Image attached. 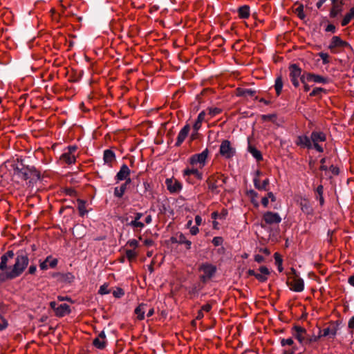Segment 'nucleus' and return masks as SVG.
I'll list each match as a JSON object with an SVG mask.
<instances>
[{"mask_svg":"<svg viewBox=\"0 0 354 354\" xmlns=\"http://www.w3.org/2000/svg\"><path fill=\"white\" fill-rule=\"evenodd\" d=\"M29 263L28 254L24 252L17 254L15 261L12 268L10 269L9 274L7 275L11 279L20 276L25 270Z\"/></svg>","mask_w":354,"mask_h":354,"instance_id":"1","label":"nucleus"},{"mask_svg":"<svg viewBox=\"0 0 354 354\" xmlns=\"http://www.w3.org/2000/svg\"><path fill=\"white\" fill-rule=\"evenodd\" d=\"M227 177L220 173H216L209 176L206 180L208 189L210 192L218 194L220 189L223 188Z\"/></svg>","mask_w":354,"mask_h":354,"instance_id":"2","label":"nucleus"},{"mask_svg":"<svg viewBox=\"0 0 354 354\" xmlns=\"http://www.w3.org/2000/svg\"><path fill=\"white\" fill-rule=\"evenodd\" d=\"M339 326L338 322H330L323 329H319L318 335L314 337L313 341L316 342L321 337L334 339L339 330Z\"/></svg>","mask_w":354,"mask_h":354,"instance_id":"3","label":"nucleus"},{"mask_svg":"<svg viewBox=\"0 0 354 354\" xmlns=\"http://www.w3.org/2000/svg\"><path fill=\"white\" fill-rule=\"evenodd\" d=\"M14 256L15 254L12 250L8 251L1 256L0 262V282L11 279L10 277L7 276L9 274L10 269L12 268V266H8V263L9 259H13Z\"/></svg>","mask_w":354,"mask_h":354,"instance_id":"4","label":"nucleus"},{"mask_svg":"<svg viewBox=\"0 0 354 354\" xmlns=\"http://www.w3.org/2000/svg\"><path fill=\"white\" fill-rule=\"evenodd\" d=\"M287 285L290 290L301 292L304 290V280L299 277L297 271L294 268H291V272L287 281Z\"/></svg>","mask_w":354,"mask_h":354,"instance_id":"5","label":"nucleus"},{"mask_svg":"<svg viewBox=\"0 0 354 354\" xmlns=\"http://www.w3.org/2000/svg\"><path fill=\"white\" fill-rule=\"evenodd\" d=\"M198 270L201 272L200 279L203 283L209 281L216 272V267L210 263H203L200 265Z\"/></svg>","mask_w":354,"mask_h":354,"instance_id":"6","label":"nucleus"},{"mask_svg":"<svg viewBox=\"0 0 354 354\" xmlns=\"http://www.w3.org/2000/svg\"><path fill=\"white\" fill-rule=\"evenodd\" d=\"M208 156L209 150L206 148L201 153L191 156L188 161L190 166H196L200 169H203L206 165Z\"/></svg>","mask_w":354,"mask_h":354,"instance_id":"7","label":"nucleus"},{"mask_svg":"<svg viewBox=\"0 0 354 354\" xmlns=\"http://www.w3.org/2000/svg\"><path fill=\"white\" fill-rule=\"evenodd\" d=\"M219 153L223 158L230 159L235 155L236 149L229 140H224L220 145Z\"/></svg>","mask_w":354,"mask_h":354,"instance_id":"8","label":"nucleus"},{"mask_svg":"<svg viewBox=\"0 0 354 354\" xmlns=\"http://www.w3.org/2000/svg\"><path fill=\"white\" fill-rule=\"evenodd\" d=\"M326 136L325 133L320 131H313L310 135V140L313 144V147H314L317 151L323 152L324 149L319 145V142H323L326 141Z\"/></svg>","mask_w":354,"mask_h":354,"instance_id":"9","label":"nucleus"},{"mask_svg":"<svg viewBox=\"0 0 354 354\" xmlns=\"http://www.w3.org/2000/svg\"><path fill=\"white\" fill-rule=\"evenodd\" d=\"M50 306L58 317H64L71 313L70 306L66 304H57L55 301H51Z\"/></svg>","mask_w":354,"mask_h":354,"instance_id":"10","label":"nucleus"},{"mask_svg":"<svg viewBox=\"0 0 354 354\" xmlns=\"http://www.w3.org/2000/svg\"><path fill=\"white\" fill-rule=\"evenodd\" d=\"M263 221L267 225H271L280 223L281 218L278 213L268 211L263 214Z\"/></svg>","mask_w":354,"mask_h":354,"instance_id":"11","label":"nucleus"},{"mask_svg":"<svg viewBox=\"0 0 354 354\" xmlns=\"http://www.w3.org/2000/svg\"><path fill=\"white\" fill-rule=\"evenodd\" d=\"M130 173L131 171L128 166L125 164H123L121 166L120 171L117 173L115 176V180L118 182L121 180H126L125 183L130 184L131 182V178L129 177Z\"/></svg>","mask_w":354,"mask_h":354,"instance_id":"12","label":"nucleus"},{"mask_svg":"<svg viewBox=\"0 0 354 354\" xmlns=\"http://www.w3.org/2000/svg\"><path fill=\"white\" fill-rule=\"evenodd\" d=\"M165 185L168 191L171 194L179 192L183 187L182 184L175 178H167Z\"/></svg>","mask_w":354,"mask_h":354,"instance_id":"13","label":"nucleus"},{"mask_svg":"<svg viewBox=\"0 0 354 354\" xmlns=\"http://www.w3.org/2000/svg\"><path fill=\"white\" fill-rule=\"evenodd\" d=\"M302 212L307 215H311L313 213V208L308 199L304 197H299L297 200Z\"/></svg>","mask_w":354,"mask_h":354,"instance_id":"14","label":"nucleus"},{"mask_svg":"<svg viewBox=\"0 0 354 354\" xmlns=\"http://www.w3.org/2000/svg\"><path fill=\"white\" fill-rule=\"evenodd\" d=\"M199 169H201L196 166L187 167L183 171V176L184 178L194 176L198 180H202L203 173Z\"/></svg>","mask_w":354,"mask_h":354,"instance_id":"15","label":"nucleus"},{"mask_svg":"<svg viewBox=\"0 0 354 354\" xmlns=\"http://www.w3.org/2000/svg\"><path fill=\"white\" fill-rule=\"evenodd\" d=\"M290 80L294 86L298 87L299 86V77L301 76V70L296 64H292L290 66Z\"/></svg>","mask_w":354,"mask_h":354,"instance_id":"16","label":"nucleus"},{"mask_svg":"<svg viewBox=\"0 0 354 354\" xmlns=\"http://www.w3.org/2000/svg\"><path fill=\"white\" fill-rule=\"evenodd\" d=\"M348 43H347L345 41H343L338 36H333L331 39L330 43L328 46V48L333 51V50L335 48H346L349 47Z\"/></svg>","mask_w":354,"mask_h":354,"instance_id":"17","label":"nucleus"},{"mask_svg":"<svg viewBox=\"0 0 354 354\" xmlns=\"http://www.w3.org/2000/svg\"><path fill=\"white\" fill-rule=\"evenodd\" d=\"M261 174V172L259 170H257L256 171V176L253 179L254 185L256 189L259 190H268V187L270 183V180L268 178H266L263 180L262 183L260 182V180L259 178V176Z\"/></svg>","mask_w":354,"mask_h":354,"instance_id":"18","label":"nucleus"},{"mask_svg":"<svg viewBox=\"0 0 354 354\" xmlns=\"http://www.w3.org/2000/svg\"><path fill=\"white\" fill-rule=\"evenodd\" d=\"M295 144L301 148H307L310 149L313 148V144L310 138L307 136H299L297 138Z\"/></svg>","mask_w":354,"mask_h":354,"instance_id":"19","label":"nucleus"},{"mask_svg":"<svg viewBox=\"0 0 354 354\" xmlns=\"http://www.w3.org/2000/svg\"><path fill=\"white\" fill-rule=\"evenodd\" d=\"M236 92L238 96L257 100V96L256 95V91L252 90L251 88H238Z\"/></svg>","mask_w":354,"mask_h":354,"instance_id":"20","label":"nucleus"},{"mask_svg":"<svg viewBox=\"0 0 354 354\" xmlns=\"http://www.w3.org/2000/svg\"><path fill=\"white\" fill-rule=\"evenodd\" d=\"M93 346L99 349H103L106 347V335L104 331H101L98 336L93 341Z\"/></svg>","mask_w":354,"mask_h":354,"instance_id":"21","label":"nucleus"},{"mask_svg":"<svg viewBox=\"0 0 354 354\" xmlns=\"http://www.w3.org/2000/svg\"><path fill=\"white\" fill-rule=\"evenodd\" d=\"M58 261L57 259L53 258L51 256H48L46 257L45 261L41 262L39 264V267L41 270H46L50 268H54L57 265Z\"/></svg>","mask_w":354,"mask_h":354,"instance_id":"22","label":"nucleus"},{"mask_svg":"<svg viewBox=\"0 0 354 354\" xmlns=\"http://www.w3.org/2000/svg\"><path fill=\"white\" fill-rule=\"evenodd\" d=\"M190 130V127L189 124H186L184 127L180 131L178 136L177 140L176 142V146L179 147L187 138Z\"/></svg>","mask_w":354,"mask_h":354,"instance_id":"23","label":"nucleus"},{"mask_svg":"<svg viewBox=\"0 0 354 354\" xmlns=\"http://www.w3.org/2000/svg\"><path fill=\"white\" fill-rule=\"evenodd\" d=\"M306 81L314 82L315 83L326 84L328 79L319 75L314 73H308L306 76Z\"/></svg>","mask_w":354,"mask_h":354,"instance_id":"24","label":"nucleus"},{"mask_svg":"<svg viewBox=\"0 0 354 354\" xmlns=\"http://www.w3.org/2000/svg\"><path fill=\"white\" fill-rule=\"evenodd\" d=\"M103 160L109 167H112L115 160V155L111 149H106L104 151Z\"/></svg>","mask_w":354,"mask_h":354,"instance_id":"25","label":"nucleus"},{"mask_svg":"<svg viewBox=\"0 0 354 354\" xmlns=\"http://www.w3.org/2000/svg\"><path fill=\"white\" fill-rule=\"evenodd\" d=\"M147 305L145 304H140L136 309L135 314L138 319L142 320L145 318V314L147 310Z\"/></svg>","mask_w":354,"mask_h":354,"instance_id":"26","label":"nucleus"},{"mask_svg":"<svg viewBox=\"0 0 354 354\" xmlns=\"http://www.w3.org/2000/svg\"><path fill=\"white\" fill-rule=\"evenodd\" d=\"M295 337L300 342L303 343L305 339L304 335L306 334V330L301 326H295Z\"/></svg>","mask_w":354,"mask_h":354,"instance_id":"27","label":"nucleus"},{"mask_svg":"<svg viewBox=\"0 0 354 354\" xmlns=\"http://www.w3.org/2000/svg\"><path fill=\"white\" fill-rule=\"evenodd\" d=\"M16 173L22 180H28L30 177V169L28 167L17 168Z\"/></svg>","mask_w":354,"mask_h":354,"instance_id":"28","label":"nucleus"},{"mask_svg":"<svg viewBox=\"0 0 354 354\" xmlns=\"http://www.w3.org/2000/svg\"><path fill=\"white\" fill-rule=\"evenodd\" d=\"M238 15L241 19H248L250 17V7L247 5L242 6L238 9Z\"/></svg>","mask_w":354,"mask_h":354,"instance_id":"29","label":"nucleus"},{"mask_svg":"<svg viewBox=\"0 0 354 354\" xmlns=\"http://www.w3.org/2000/svg\"><path fill=\"white\" fill-rule=\"evenodd\" d=\"M205 112L204 111H201L197 118L196 121L193 125V128L196 132H197L201 127L202 122L205 120Z\"/></svg>","mask_w":354,"mask_h":354,"instance_id":"30","label":"nucleus"},{"mask_svg":"<svg viewBox=\"0 0 354 354\" xmlns=\"http://www.w3.org/2000/svg\"><path fill=\"white\" fill-rule=\"evenodd\" d=\"M60 160L68 165H71L75 162L76 157L75 154L66 152L61 156Z\"/></svg>","mask_w":354,"mask_h":354,"instance_id":"31","label":"nucleus"},{"mask_svg":"<svg viewBox=\"0 0 354 354\" xmlns=\"http://www.w3.org/2000/svg\"><path fill=\"white\" fill-rule=\"evenodd\" d=\"M129 183H123L120 187H116L114 188V196L118 198H121L124 195L127 185Z\"/></svg>","mask_w":354,"mask_h":354,"instance_id":"32","label":"nucleus"},{"mask_svg":"<svg viewBox=\"0 0 354 354\" xmlns=\"http://www.w3.org/2000/svg\"><path fill=\"white\" fill-rule=\"evenodd\" d=\"M248 151L257 160L260 161L263 159L262 154L259 150L252 145L248 146Z\"/></svg>","mask_w":354,"mask_h":354,"instance_id":"33","label":"nucleus"},{"mask_svg":"<svg viewBox=\"0 0 354 354\" xmlns=\"http://www.w3.org/2000/svg\"><path fill=\"white\" fill-rule=\"evenodd\" d=\"M128 225L133 228L134 232H140L145 227V224L140 221H131Z\"/></svg>","mask_w":354,"mask_h":354,"instance_id":"34","label":"nucleus"},{"mask_svg":"<svg viewBox=\"0 0 354 354\" xmlns=\"http://www.w3.org/2000/svg\"><path fill=\"white\" fill-rule=\"evenodd\" d=\"M283 86V82L282 80V77L281 76L277 77L275 80L274 86L277 96H279L281 93Z\"/></svg>","mask_w":354,"mask_h":354,"instance_id":"35","label":"nucleus"},{"mask_svg":"<svg viewBox=\"0 0 354 354\" xmlns=\"http://www.w3.org/2000/svg\"><path fill=\"white\" fill-rule=\"evenodd\" d=\"M315 192H316V198L317 200H319L320 205H323L324 204V196H323V194H324V187H323V185H319L317 187V189L315 190Z\"/></svg>","mask_w":354,"mask_h":354,"instance_id":"36","label":"nucleus"},{"mask_svg":"<svg viewBox=\"0 0 354 354\" xmlns=\"http://www.w3.org/2000/svg\"><path fill=\"white\" fill-rule=\"evenodd\" d=\"M138 253L135 251V250H126V257L127 258L129 262L134 261Z\"/></svg>","mask_w":354,"mask_h":354,"instance_id":"37","label":"nucleus"},{"mask_svg":"<svg viewBox=\"0 0 354 354\" xmlns=\"http://www.w3.org/2000/svg\"><path fill=\"white\" fill-rule=\"evenodd\" d=\"M77 203H78L77 207H78L80 215L81 216H84L85 215V214L87 213V211L86 209V203L82 200H78Z\"/></svg>","mask_w":354,"mask_h":354,"instance_id":"38","label":"nucleus"},{"mask_svg":"<svg viewBox=\"0 0 354 354\" xmlns=\"http://www.w3.org/2000/svg\"><path fill=\"white\" fill-rule=\"evenodd\" d=\"M325 92V89L321 87H316L310 93V97H321L322 93Z\"/></svg>","mask_w":354,"mask_h":354,"instance_id":"39","label":"nucleus"},{"mask_svg":"<svg viewBox=\"0 0 354 354\" xmlns=\"http://www.w3.org/2000/svg\"><path fill=\"white\" fill-rule=\"evenodd\" d=\"M342 4H333V6L330 10V16L335 17L341 11Z\"/></svg>","mask_w":354,"mask_h":354,"instance_id":"40","label":"nucleus"},{"mask_svg":"<svg viewBox=\"0 0 354 354\" xmlns=\"http://www.w3.org/2000/svg\"><path fill=\"white\" fill-rule=\"evenodd\" d=\"M354 17L351 15V10L349 11L348 13H347L344 19H342V22H341V25L342 26H346V25H348L351 20Z\"/></svg>","mask_w":354,"mask_h":354,"instance_id":"41","label":"nucleus"},{"mask_svg":"<svg viewBox=\"0 0 354 354\" xmlns=\"http://www.w3.org/2000/svg\"><path fill=\"white\" fill-rule=\"evenodd\" d=\"M295 13L297 15V16L301 19H303L305 18V15L304 12V6L303 5H300L295 9Z\"/></svg>","mask_w":354,"mask_h":354,"instance_id":"42","label":"nucleus"},{"mask_svg":"<svg viewBox=\"0 0 354 354\" xmlns=\"http://www.w3.org/2000/svg\"><path fill=\"white\" fill-rule=\"evenodd\" d=\"M127 245L129 246L130 248H132L133 250H135L136 248H137L139 246V242L136 239H129L127 242Z\"/></svg>","mask_w":354,"mask_h":354,"instance_id":"43","label":"nucleus"},{"mask_svg":"<svg viewBox=\"0 0 354 354\" xmlns=\"http://www.w3.org/2000/svg\"><path fill=\"white\" fill-rule=\"evenodd\" d=\"M319 56L322 59V63L324 64H328L330 62L329 55H328V53L321 52V53H319Z\"/></svg>","mask_w":354,"mask_h":354,"instance_id":"44","label":"nucleus"},{"mask_svg":"<svg viewBox=\"0 0 354 354\" xmlns=\"http://www.w3.org/2000/svg\"><path fill=\"white\" fill-rule=\"evenodd\" d=\"M124 295V291L121 288H117L113 291V295L116 298H120Z\"/></svg>","mask_w":354,"mask_h":354,"instance_id":"45","label":"nucleus"},{"mask_svg":"<svg viewBox=\"0 0 354 354\" xmlns=\"http://www.w3.org/2000/svg\"><path fill=\"white\" fill-rule=\"evenodd\" d=\"M221 113V109L219 108H210L209 109V114L211 118L214 117Z\"/></svg>","mask_w":354,"mask_h":354,"instance_id":"46","label":"nucleus"},{"mask_svg":"<svg viewBox=\"0 0 354 354\" xmlns=\"http://www.w3.org/2000/svg\"><path fill=\"white\" fill-rule=\"evenodd\" d=\"M98 292L100 295L109 294L110 292V291L108 289V285L106 283H104L102 286H101L100 287Z\"/></svg>","mask_w":354,"mask_h":354,"instance_id":"47","label":"nucleus"},{"mask_svg":"<svg viewBox=\"0 0 354 354\" xmlns=\"http://www.w3.org/2000/svg\"><path fill=\"white\" fill-rule=\"evenodd\" d=\"M223 242V239L221 236H215L212 239V243L214 246L221 245Z\"/></svg>","mask_w":354,"mask_h":354,"instance_id":"48","label":"nucleus"},{"mask_svg":"<svg viewBox=\"0 0 354 354\" xmlns=\"http://www.w3.org/2000/svg\"><path fill=\"white\" fill-rule=\"evenodd\" d=\"M294 342L292 338H288V339H281V344L282 346H285L286 345L292 346Z\"/></svg>","mask_w":354,"mask_h":354,"instance_id":"49","label":"nucleus"},{"mask_svg":"<svg viewBox=\"0 0 354 354\" xmlns=\"http://www.w3.org/2000/svg\"><path fill=\"white\" fill-rule=\"evenodd\" d=\"M248 194L251 196L252 197V203L256 206H259V203L257 202H255L254 201V198H257L258 197V194L254 191V190H250Z\"/></svg>","mask_w":354,"mask_h":354,"instance_id":"50","label":"nucleus"},{"mask_svg":"<svg viewBox=\"0 0 354 354\" xmlns=\"http://www.w3.org/2000/svg\"><path fill=\"white\" fill-rule=\"evenodd\" d=\"M260 273L265 275L266 277L268 278V276L270 274V271L266 266H261L259 268Z\"/></svg>","mask_w":354,"mask_h":354,"instance_id":"51","label":"nucleus"},{"mask_svg":"<svg viewBox=\"0 0 354 354\" xmlns=\"http://www.w3.org/2000/svg\"><path fill=\"white\" fill-rule=\"evenodd\" d=\"M300 80L301 83L304 84V90L306 92H308L310 90V86L306 83V77L302 76L300 77Z\"/></svg>","mask_w":354,"mask_h":354,"instance_id":"52","label":"nucleus"},{"mask_svg":"<svg viewBox=\"0 0 354 354\" xmlns=\"http://www.w3.org/2000/svg\"><path fill=\"white\" fill-rule=\"evenodd\" d=\"M186 239L187 238L185 236V234H183V233H178V244H183Z\"/></svg>","mask_w":354,"mask_h":354,"instance_id":"53","label":"nucleus"},{"mask_svg":"<svg viewBox=\"0 0 354 354\" xmlns=\"http://www.w3.org/2000/svg\"><path fill=\"white\" fill-rule=\"evenodd\" d=\"M274 257L277 265L282 264V259L278 253H274Z\"/></svg>","mask_w":354,"mask_h":354,"instance_id":"54","label":"nucleus"},{"mask_svg":"<svg viewBox=\"0 0 354 354\" xmlns=\"http://www.w3.org/2000/svg\"><path fill=\"white\" fill-rule=\"evenodd\" d=\"M190 234L192 235H196L199 232V229L198 226H192L190 228Z\"/></svg>","mask_w":354,"mask_h":354,"instance_id":"55","label":"nucleus"},{"mask_svg":"<svg viewBox=\"0 0 354 354\" xmlns=\"http://www.w3.org/2000/svg\"><path fill=\"white\" fill-rule=\"evenodd\" d=\"M8 322L6 319H2L1 322L0 323V330L6 329L8 327Z\"/></svg>","mask_w":354,"mask_h":354,"instance_id":"56","label":"nucleus"},{"mask_svg":"<svg viewBox=\"0 0 354 354\" xmlns=\"http://www.w3.org/2000/svg\"><path fill=\"white\" fill-rule=\"evenodd\" d=\"M212 309V305L209 304H206L205 305H203L202 307H201V310L203 312V311H205V312H209Z\"/></svg>","mask_w":354,"mask_h":354,"instance_id":"57","label":"nucleus"},{"mask_svg":"<svg viewBox=\"0 0 354 354\" xmlns=\"http://www.w3.org/2000/svg\"><path fill=\"white\" fill-rule=\"evenodd\" d=\"M259 281H265L267 280V277H265V275L262 274L261 273H257L255 277Z\"/></svg>","mask_w":354,"mask_h":354,"instance_id":"58","label":"nucleus"},{"mask_svg":"<svg viewBox=\"0 0 354 354\" xmlns=\"http://www.w3.org/2000/svg\"><path fill=\"white\" fill-rule=\"evenodd\" d=\"M153 244H154V241L152 239H147L144 241V245L147 247L152 246V245H153Z\"/></svg>","mask_w":354,"mask_h":354,"instance_id":"59","label":"nucleus"},{"mask_svg":"<svg viewBox=\"0 0 354 354\" xmlns=\"http://www.w3.org/2000/svg\"><path fill=\"white\" fill-rule=\"evenodd\" d=\"M77 149V148L75 145L69 146V147H68V152L67 153H71V154H74V153L76 151Z\"/></svg>","mask_w":354,"mask_h":354,"instance_id":"60","label":"nucleus"},{"mask_svg":"<svg viewBox=\"0 0 354 354\" xmlns=\"http://www.w3.org/2000/svg\"><path fill=\"white\" fill-rule=\"evenodd\" d=\"M326 31L335 32V26L333 24H328L326 28Z\"/></svg>","mask_w":354,"mask_h":354,"instance_id":"61","label":"nucleus"},{"mask_svg":"<svg viewBox=\"0 0 354 354\" xmlns=\"http://www.w3.org/2000/svg\"><path fill=\"white\" fill-rule=\"evenodd\" d=\"M254 261L258 263H261L264 261V257L260 254H256L254 256Z\"/></svg>","mask_w":354,"mask_h":354,"instance_id":"62","label":"nucleus"},{"mask_svg":"<svg viewBox=\"0 0 354 354\" xmlns=\"http://www.w3.org/2000/svg\"><path fill=\"white\" fill-rule=\"evenodd\" d=\"M266 197H268V200L270 199L272 202H274L276 201V197L274 194L271 192L267 194Z\"/></svg>","mask_w":354,"mask_h":354,"instance_id":"63","label":"nucleus"},{"mask_svg":"<svg viewBox=\"0 0 354 354\" xmlns=\"http://www.w3.org/2000/svg\"><path fill=\"white\" fill-rule=\"evenodd\" d=\"M348 327L350 329H354V316L349 319L348 323Z\"/></svg>","mask_w":354,"mask_h":354,"instance_id":"64","label":"nucleus"}]
</instances>
